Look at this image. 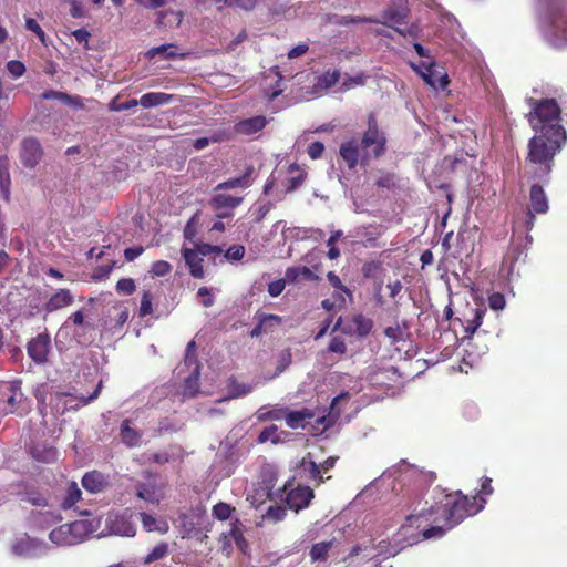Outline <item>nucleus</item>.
I'll list each match as a JSON object with an SVG mask.
<instances>
[{
	"instance_id": "f257e3e1",
	"label": "nucleus",
	"mask_w": 567,
	"mask_h": 567,
	"mask_svg": "<svg viewBox=\"0 0 567 567\" xmlns=\"http://www.w3.org/2000/svg\"><path fill=\"white\" fill-rule=\"evenodd\" d=\"M485 507V502L474 501L461 491L444 494L442 499L426 511L419 514H411L406 517V524L402 528H421L424 524H432L431 527H423V539L442 537L446 530L458 525L466 517L476 515Z\"/></svg>"
},
{
	"instance_id": "f03ea898",
	"label": "nucleus",
	"mask_w": 567,
	"mask_h": 567,
	"mask_svg": "<svg viewBox=\"0 0 567 567\" xmlns=\"http://www.w3.org/2000/svg\"><path fill=\"white\" fill-rule=\"evenodd\" d=\"M367 130L361 140L351 137L341 143L339 156L349 169H354L360 163L367 166L371 159L380 158L386 153L388 138L380 128L377 115L370 113L367 117Z\"/></svg>"
},
{
	"instance_id": "7ed1b4c3",
	"label": "nucleus",
	"mask_w": 567,
	"mask_h": 567,
	"mask_svg": "<svg viewBox=\"0 0 567 567\" xmlns=\"http://www.w3.org/2000/svg\"><path fill=\"white\" fill-rule=\"evenodd\" d=\"M567 138L546 133H536L528 142L523 176L528 182L548 184L554 167V158Z\"/></svg>"
},
{
	"instance_id": "20e7f679",
	"label": "nucleus",
	"mask_w": 567,
	"mask_h": 567,
	"mask_svg": "<svg viewBox=\"0 0 567 567\" xmlns=\"http://www.w3.org/2000/svg\"><path fill=\"white\" fill-rule=\"evenodd\" d=\"M529 104L533 109L528 115V122L536 133L567 138L566 131L561 125V110L555 99H530Z\"/></svg>"
},
{
	"instance_id": "39448f33",
	"label": "nucleus",
	"mask_w": 567,
	"mask_h": 567,
	"mask_svg": "<svg viewBox=\"0 0 567 567\" xmlns=\"http://www.w3.org/2000/svg\"><path fill=\"white\" fill-rule=\"evenodd\" d=\"M97 527L99 523L95 519H80L59 526L49 537L58 546H73L84 542Z\"/></svg>"
},
{
	"instance_id": "423d86ee",
	"label": "nucleus",
	"mask_w": 567,
	"mask_h": 567,
	"mask_svg": "<svg viewBox=\"0 0 567 567\" xmlns=\"http://www.w3.org/2000/svg\"><path fill=\"white\" fill-rule=\"evenodd\" d=\"M0 391L7 396L0 406V410L4 414H17L22 416L30 411L31 405L21 391V381L13 380L3 382L0 385Z\"/></svg>"
},
{
	"instance_id": "0eeeda50",
	"label": "nucleus",
	"mask_w": 567,
	"mask_h": 567,
	"mask_svg": "<svg viewBox=\"0 0 567 567\" xmlns=\"http://www.w3.org/2000/svg\"><path fill=\"white\" fill-rule=\"evenodd\" d=\"M411 68L423 79V81L433 89L444 90L449 83V75L446 72L439 70L435 61H422L419 64L411 63Z\"/></svg>"
},
{
	"instance_id": "6e6552de",
	"label": "nucleus",
	"mask_w": 567,
	"mask_h": 567,
	"mask_svg": "<svg viewBox=\"0 0 567 567\" xmlns=\"http://www.w3.org/2000/svg\"><path fill=\"white\" fill-rule=\"evenodd\" d=\"M534 182L529 190V207L526 216V229L529 231L535 221V214H546L549 209L548 197L540 185Z\"/></svg>"
},
{
	"instance_id": "1a4fd4ad",
	"label": "nucleus",
	"mask_w": 567,
	"mask_h": 567,
	"mask_svg": "<svg viewBox=\"0 0 567 567\" xmlns=\"http://www.w3.org/2000/svg\"><path fill=\"white\" fill-rule=\"evenodd\" d=\"M34 395L40 405H44L49 399L52 411L58 414H63L65 411H69L68 401H76V396L69 393L49 392L48 384L37 386Z\"/></svg>"
},
{
	"instance_id": "9d476101",
	"label": "nucleus",
	"mask_w": 567,
	"mask_h": 567,
	"mask_svg": "<svg viewBox=\"0 0 567 567\" xmlns=\"http://www.w3.org/2000/svg\"><path fill=\"white\" fill-rule=\"evenodd\" d=\"M406 0H400L399 4H392L385 8L379 23L392 28L395 30L399 25L406 24L410 16V9L408 8Z\"/></svg>"
},
{
	"instance_id": "9b49d317",
	"label": "nucleus",
	"mask_w": 567,
	"mask_h": 567,
	"mask_svg": "<svg viewBox=\"0 0 567 567\" xmlns=\"http://www.w3.org/2000/svg\"><path fill=\"white\" fill-rule=\"evenodd\" d=\"M48 545L43 540L31 538L28 535H23L16 539L12 545V551L22 557H38L45 554Z\"/></svg>"
},
{
	"instance_id": "f8f14e48",
	"label": "nucleus",
	"mask_w": 567,
	"mask_h": 567,
	"mask_svg": "<svg viewBox=\"0 0 567 567\" xmlns=\"http://www.w3.org/2000/svg\"><path fill=\"white\" fill-rule=\"evenodd\" d=\"M313 497L315 493L312 488L299 484L295 488H291L289 492H287L286 504L290 509H293L298 513L299 511L307 508Z\"/></svg>"
},
{
	"instance_id": "ddd939ff",
	"label": "nucleus",
	"mask_w": 567,
	"mask_h": 567,
	"mask_svg": "<svg viewBox=\"0 0 567 567\" xmlns=\"http://www.w3.org/2000/svg\"><path fill=\"white\" fill-rule=\"evenodd\" d=\"M132 515L128 513L111 514L106 518V526L110 532L118 536H134L136 534V527L131 520Z\"/></svg>"
},
{
	"instance_id": "4468645a",
	"label": "nucleus",
	"mask_w": 567,
	"mask_h": 567,
	"mask_svg": "<svg viewBox=\"0 0 567 567\" xmlns=\"http://www.w3.org/2000/svg\"><path fill=\"white\" fill-rule=\"evenodd\" d=\"M267 124L268 120L264 115H257L238 121L234 125V133L237 135L251 136L261 132Z\"/></svg>"
},
{
	"instance_id": "2eb2a0df",
	"label": "nucleus",
	"mask_w": 567,
	"mask_h": 567,
	"mask_svg": "<svg viewBox=\"0 0 567 567\" xmlns=\"http://www.w3.org/2000/svg\"><path fill=\"white\" fill-rule=\"evenodd\" d=\"M50 337L48 334H39L28 344V354L37 363L47 361L50 351Z\"/></svg>"
},
{
	"instance_id": "dca6fc26",
	"label": "nucleus",
	"mask_w": 567,
	"mask_h": 567,
	"mask_svg": "<svg viewBox=\"0 0 567 567\" xmlns=\"http://www.w3.org/2000/svg\"><path fill=\"white\" fill-rule=\"evenodd\" d=\"M255 167L254 165L246 166L244 173L240 176L229 178L216 186V190H227L233 188H248L255 181Z\"/></svg>"
},
{
	"instance_id": "f3484780",
	"label": "nucleus",
	"mask_w": 567,
	"mask_h": 567,
	"mask_svg": "<svg viewBox=\"0 0 567 567\" xmlns=\"http://www.w3.org/2000/svg\"><path fill=\"white\" fill-rule=\"evenodd\" d=\"M373 328V320L362 313H357L351 318L349 326L342 329L346 334H357L360 338L367 337Z\"/></svg>"
},
{
	"instance_id": "a211bd4d",
	"label": "nucleus",
	"mask_w": 567,
	"mask_h": 567,
	"mask_svg": "<svg viewBox=\"0 0 567 567\" xmlns=\"http://www.w3.org/2000/svg\"><path fill=\"white\" fill-rule=\"evenodd\" d=\"M42 157L40 143L34 138H27L22 143L21 158L24 165L34 167Z\"/></svg>"
},
{
	"instance_id": "6ab92c4d",
	"label": "nucleus",
	"mask_w": 567,
	"mask_h": 567,
	"mask_svg": "<svg viewBox=\"0 0 567 567\" xmlns=\"http://www.w3.org/2000/svg\"><path fill=\"white\" fill-rule=\"evenodd\" d=\"M73 302L74 296L69 289H58L44 303V310L47 312H54L71 306Z\"/></svg>"
},
{
	"instance_id": "aec40b11",
	"label": "nucleus",
	"mask_w": 567,
	"mask_h": 567,
	"mask_svg": "<svg viewBox=\"0 0 567 567\" xmlns=\"http://www.w3.org/2000/svg\"><path fill=\"white\" fill-rule=\"evenodd\" d=\"M315 417V412L310 409L303 408L298 411H289L285 408L284 419L289 429L297 430L303 429L307 421Z\"/></svg>"
},
{
	"instance_id": "412c9836",
	"label": "nucleus",
	"mask_w": 567,
	"mask_h": 567,
	"mask_svg": "<svg viewBox=\"0 0 567 567\" xmlns=\"http://www.w3.org/2000/svg\"><path fill=\"white\" fill-rule=\"evenodd\" d=\"M182 256L185 260L186 266L189 269L190 276L197 279L204 278V259L200 256H198L194 249L190 248H183Z\"/></svg>"
},
{
	"instance_id": "4be33fe9",
	"label": "nucleus",
	"mask_w": 567,
	"mask_h": 567,
	"mask_svg": "<svg viewBox=\"0 0 567 567\" xmlns=\"http://www.w3.org/2000/svg\"><path fill=\"white\" fill-rule=\"evenodd\" d=\"M82 485L90 493H100L109 486V481L102 473L92 471L83 476Z\"/></svg>"
},
{
	"instance_id": "5701e85b",
	"label": "nucleus",
	"mask_w": 567,
	"mask_h": 567,
	"mask_svg": "<svg viewBox=\"0 0 567 567\" xmlns=\"http://www.w3.org/2000/svg\"><path fill=\"white\" fill-rule=\"evenodd\" d=\"M42 97L44 100H58L74 110L84 107V100L79 95H69L63 92L48 90L42 94Z\"/></svg>"
},
{
	"instance_id": "b1692460",
	"label": "nucleus",
	"mask_w": 567,
	"mask_h": 567,
	"mask_svg": "<svg viewBox=\"0 0 567 567\" xmlns=\"http://www.w3.org/2000/svg\"><path fill=\"white\" fill-rule=\"evenodd\" d=\"M243 199L241 196L217 193L210 198L209 204L215 210L234 209L243 203Z\"/></svg>"
},
{
	"instance_id": "393cba45",
	"label": "nucleus",
	"mask_w": 567,
	"mask_h": 567,
	"mask_svg": "<svg viewBox=\"0 0 567 567\" xmlns=\"http://www.w3.org/2000/svg\"><path fill=\"white\" fill-rule=\"evenodd\" d=\"M299 279H305L307 281H320L321 278L316 275L310 268L306 266L301 267H289L286 270V280L287 282L295 284L298 282Z\"/></svg>"
},
{
	"instance_id": "a878e982",
	"label": "nucleus",
	"mask_w": 567,
	"mask_h": 567,
	"mask_svg": "<svg viewBox=\"0 0 567 567\" xmlns=\"http://www.w3.org/2000/svg\"><path fill=\"white\" fill-rule=\"evenodd\" d=\"M333 546L334 539L313 544L309 550L311 563H326Z\"/></svg>"
},
{
	"instance_id": "bb28decb",
	"label": "nucleus",
	"mask_w": 567,
	"mask_h": 567,
	"mask_svg": "<svg viewBox=\"0 0 567 567\" xmlns=\"http://www.w3.org/2000/svg\"><path fill=\"white\" fill-rule=\"evenodd\" d=\"M183 21L181 11L165 10L156 12V23L164 28L178 27Z\"/></svg>"
},
{
	"instance_id": "cd10ccee",
	"label": "nucleus",
	"mask_w": 567,
	"mask_h": 567,
	"mask_svg": "<svg viewBox=\"0 0 567 567\" xmlns=\"http://www.w3.org/2000/svg\"><path fill=\"white\" fill-rule=\"evenodd\" d=\"M140 433L137 427H132L130 420H124L121 424V440L128 447L140 444Z\"/></svg>"
},
{
	"instance_id": "c85d7f7f",
	"label": "nucleus",
	"mask_w": 567,
	"mask_h": 567,
	"mask_svg": "<svg viewBox=\"0 0 567 567\" xmlns=\"http://www.w3.org/2000/svg\"><path fill=\"white\" fill-rule=\"evenodd\" d=\"M280 323H281V318L279 316L261 313L258 318L257 326L251 331V336L258 337L262 332H267L271 326H274V324L278 326Z\"/></svg>"
},
{
	"instance_id": "c756f323",
	"label": "nucleus",
	"mask_w": 567,
	"mask_h": 567,
	"mask_svg": "<svg viewBox=\"0 0 567 567\" xmlns=\"http://www.w3.org/2000/svg\"><path fill=\"white\" fill-rule=\"evenodd\" d=\"M285 415V408H272L268 409L267 406H261L257 413L256 417L260 422L265 421H279L282 420Z\"/></svg>"
},
{
	"instance_id": "7c9ffc66",
	"label": "nucleus",
	"mask_w": 567,
	"mask_h": 567,
	"mask_svg": "<svg viewBox=\"0 0 567 567\" xmlns=\"http://www.w3.org/2000/svg\"><path fill=\"white\" fill-rule=\"evenodd\" d=\"M144 529L148 532H157L163 535L168 532L169 525L166 519H157L144 513Z\"/></svg>"
},
{
	"instance_id": "2f4dec72",
	"label": "nucleus",
	"mask_w": 567,
	"mask_h": 567,
	"mask_svg": "<svg viewBox=\"0 0 567 567\" xmlns=\"http://www.w3.org/2000/svg\"><path fill=\"white\" fill-rule=\"evenodd\" d=\"M524 254V249L519 245H511L503 258V268H507L508 272H513L515 262Z\"/></svg>"
},
{
	"instance_id": "473e14b6",
	"label": "nucleus",
	"mask_w": 567,
	"mask_h": 567,
	"mask_svg": "<svg viewBox=\"0 0 567 567\" xmlns=\"http://www.w3.org/2000/svg\"><path fill=\"white\" fill-rule=\"evenodd\" d=\"M177 47L175 44H162L159 47L152 48L147 51L146 55L150 59H154L157 55L162 56L163 59H174L177 56L176 53Z\"/></svg>"
},
{
	"instance_id": "72a5a7b5",
	"label": "nucleus",
	"mask_w": 567,
	"mask_h": 567,
	"mask_svg": "<svg viewBox=\"0 0 567 567\" xmlns=\"http://www.w3.org/2000/svg\"><path fill=\"white\" fill-rule=\"evenodd\" d=\"M173 100V95L163 92L144 94V109L167 104Z\"/></svg>"
},
{
	"instance_id": "f704fd0d",
	"label": "nucleus",
	"mask_w": 567,
	"mask_h": 567,
	"mask_svg": "<svg viewBox=\"0 0 567 567\" xmlns=\"http://www.w3.org/2000/svg\"><path fill=\"white\" fill-rule=\"evenodd\" d=\"M268 441H271L274 444L280 442V437L278 435V427L276 425L265 427L257 437V442L259 444H264Z\"/></svg>"
},
{
	"instance_id": "c9c22d12",
	"label": "nucleus",
	"mask_w": 567,
	"mask_h": 567,
	"mask_svg": "<svg viewBox=\"0 0 567 567\" xmlns=\"http://www.w3.org/2000/svg\"><path fill=\"white\" fill-rule=\"evenodd\" d=\"M101 388H102V381L99 382V384L96 385L93 393L90 394L87 398H84V396L78 398L76 396V401H68L69 410H76L79 406L86 405L90 402L94 401L99 396Z\"/></svg>"
},
{
	"instance_id": "e433bc0d",
	"label": "nucleus",
	"mask_w": 567,
	"mask_h": 567,
	"mask_svg": "<svg viewBox=\"0 0 567 567\" xmlns=\"http://www.w3.org/2000/svg\"><path fill=\"white\" fill-rule=\"evenodd\" d=\"M168 554V546L166 543L162 542L157 544L151 553L144 557V564H150L156 561L158 559L164 558Z\"/></svg>"
},
{
	"instance_id": "4c0bfd02",
	"label": "nucleus",
	"mask_w": 567,
	"mask_h": 567,
	"mask_svg": "<svg viewBox=\"0 0 567 567\" xmlns=\"http://www.w3.org/2000/svg\"><path fill=\"white\" fill-rule=\"evenodd\" d=\"M81 497V489L75 482H71L68 487V495L65 496L62 505L65 508L73 506Z\"/></svg>"
},
{
	"instance_id": "58836bf2",
	"label": "nucleus",
	"mask_w": 567,
	"mask_h": 567,
	"mask_svg": "<svg viewBox=\"0 0 567 567\" xmlns=\"http://www.w3.org/2000/svg\"><path fill=\"white\" fill-rule=\"evenodd\" d=\"M339 79L340 72L338 70H328L319 78L318 84L321 87L330 89L338 83Z\"/></svg>"
},
{
	"instance_id": "ea45409f",
	"label": "nucleus",
	"mask_w": 567,
	"mask_h": 567,
	"mask_svg": "<svg viewBox=\"0 0 567 567\" xmlns=\"http://www.w3.org/2000/svg\"><path fill=\"white\" fill-rule=\"evenodd\" d=\"M229 536L231 537V540L237 545V547L241 551H245V549L248 547V543L237 524H233L229 530Z\"/></svg>"
},
{
	"instance_id": "a19ab883",
	"label": "nucleus",
	"mask_w": 567,
	"mask_h": 567,
	"mask_svg": "<svg viewBox=\"0 0 567 567\" xmlns=\"http://www.w3.org/2000/svg\"><path fill=\"white\" fill-rule=\"evenodd\" d=\"M199 370L200 365L196 364L190 375L185 380V390L189 391L192 395L198 392Z\"/></svg>"
},
{
	"instance_id": "79ce46f5",
	"label": "nucleus",
	"mask_w": 567,
	"mask_h": 567,
	"mask_svg": "<svg viewBox=\"0 0 567 567\" xmlns=\"http://www.w3.org/2000/svg\"><path fill=\"white\" fill-rule=\"evenodd\" d=\"M116 292L123 296H130L136 290V284L131 278H122L115 286Z\"/></svg>"
},
{
	"instance_id": "37998d69",
	"label": "nucleus",
	"mask_w": 567,
	"mask_h": 567,
	"mask_svg": "<svg viewBox=\"0 0 567 567\" xmlns=\"http://www.w3.org/2000/svg\"><path fill=\"white\" fill-rule=\"evenodd\" d=\"M234 508L224 502H219L213 507V516L219 520H226L230 517Z\"/></svg>"
},
{
	"instance_id": "c03bdc74",
	"label": "nucleus",
	"mask_w": 567,
	"mask_h": 567,
	"mask_svg": "<svg viewBox=\"0 0 567 567\" xmlns=\"http://www.w3.org/2000/svg\"><path fill=\"white\" fill-rule=\"evenodd\" d=\"M333 300L331 299H323L321 301V307L327 310V311H332L334 310L337 307L338 308H342L346 303V299H344V296L340 292H334L333 293Z\"/></svg>"
},
{
	"instance_id": "a18cd8bd",
	"label": "nucleus",
	"mask_w": 567,
	"mask_h": 567,
	"mask_svg": "<svg viewBox=\"0 0 567 567\" xmlns=\"http://www.w3.org/2000/svg\"><path fill=\"white\" fill-rule=\"evenodd\" d=\"M494 492V488L492 486V478L489 477H484L483 481H482V484H481V489L478 491V493L473 496L472 498L474 501L477 499V502H481L484 501L486 503V497L492 495Z\"/></svg>"
},
{
	"instance_id": "49530a36",
	"label": "nucleus",
	"mask_w": 567,
	"mask_h": 567,
	"mask_svg": "<svg viewBox=\"0 0 567 567\" xmlns=\"http://www.w3.org/2000/svg\"><path fill=\"white\" fill-rule=\"evenodd\" d=\"M327 279L330 285L336 289L334 292H340L342 295L351 296V291L348 287H346L338 275L334 271H329L327 274Z\"/></svg>"
},
{
	"instance_id": "de8ad7c7",
	"label": "nucleus",
	"mask_w": 567,
	"mask_h": 567,
	"mask_svg": "<svg viewBox=\"0 0 567 567\" xmlns=\"http://www.w3.org/2000/svg\"><path fill=\"white\" fill-rule=\"evenodd\" d=\"M197 225L198 220L196 214L188 219L184 227L183 235L186 240L193 241L195 239V237L197 236Z\"/></svg>"
},
{
	"instance_id": "09e8293b",
	"label": "nucleus",
	"mask_w": 567,
	"mask_h": 567,
	"mask_svg": "<svg viewBox=\"0 0 567 567\" xmlns=\"http://www.w3.org/2000/svg\"><path fill=\"white\" fill-rule=\"evenodd\" d=\"M137 104H138V102L136 99H130V100L123 101L122 99L116 97L110 103V109L112 111H125V110H130L132 107H136Z\"/></svg>"
},
{
	"instance_id": "8fccbe9b",
	"label": "nucleus",
	"mask_w": 567,
	"mask_h": 567,
	"mask_svg": "<svg viewBox=\"0 0 567 567\" xmlns=\"http://www.w3.org/2000/svg\"><path fill=\"white\" fill-rule=\"evenodd\" d=\"M384 334L386 338L391 340L392 344H395L404 340V330L399 324H395L393 327H386L384 329Z\"/></svg>"
},
{
	"instance_id": "3c124183",
	"label": "nucleus",
	"mask_w": 567,
	"mask_h": 567,
	"mask_svg": "<svg viewBox=\"0 0 567 567\" xmlns=\"http://www.w3.org/2000/svg\"><path fill=\"white\" fill-rule=\"evenodd\" d=\"M198 256L206 257L210 254L220 255L223 252V249L219 246H214L210 244H196L194 249Z\"/></svg>"
},
{
	"instance_id": "603ef678",
	"label": "nucleus",
	"mask_w": 567,
	"mask_h": 567,
	"mask_svg": "<svg viewBox=\"0 0 567 567\" xmlns=\"http://www.w3.org/2000/svg\"><path fill=\"white\" fill-rule=\"evenodd\" d=\"M287 515V511L285 507L280 505L269 506L265 517L272 520V522H280Z\"/></svg>"
},
{
	"instance_id": "864d4df0",
	"label": "nucleus",
	"mask_w": 567,
	"mask_h": 567,
	"mask_svg": "<svg viewBox=\"0 0 567 567\" xmlns=\"http://www.w3.org/2000/svg\"><path fill=\"white\" fill-rule=\"evenodd\" d=\"M379 19L361 16H344L341 18L340 24L348 25L350 23H378Z\"/></svg>"
},
{
	"instance_id": "5fc2aeb1",
	"label": "nucleus",
	"mask_w": 567,
	"mask_h": 567,
	"mask_svg": "<svg viewBox=\"0 0 567 567\" xmlns=\"http://www.w3.org/2000/svg\"><path fill=\"white\" fill-rule=\"evenodd\" d=\"M229 390L231 393V398H239L250 393L252 388L251 385H248L246 383H238L236 381H231V383L229 384Z\"/></svg>"
},
{
	"instance_id": "6e6d98bb",
	"label": "nucleus",
	"mask_w": 567,
	"mask_h": 567,
	"mask_svg": "<svg viewBox=\"0 0 567 567\" xmlns=\"http://www.w3.org/2000/svg\"><path fill=\"white\" fill-rule=\"evenodd\" d=\"M245 251L243 245H233L226 250L225 258L231 261H239L244 258Z\"/></svg>"
},
{
	"instance_id": "4d7b16f0",
	"label": "nucleus",
	"mask_w": 567,
	"mask_h": 567,
	"mask_svg": "<svg viewBox=\"0 0 567 567\" xmlns=\"http://www.w3.org/2000/svg\"><path fill=\"white\" fill-rule=\"evenodd\" d=\"M172 270L169 262L165 260L155 261L151 267V274L153 277H162L167 275Z\"/></svg>"
},
{
	"instance_id": "13d9d810",
	"label": "nucleus",
	"mask_w": 567,
	"mask_h": 567,
	"mask_svg": "<svg viewBox=\"0 0 567 567\" xmlns=\"http://www.w3.org/2000/svg\"><path fill=\"white\" fill-rule=\"evenodd\" d=\"M7 70L13 79H19L24 74L25 66L21 61L11 60L7 63Z\"/></svg>"
},
{
	"instance_id": "bf43d9fd",
	"label": "nucleus",
	"mask_w": 567,
	"mask_h": 567,
	"mask_svg": "<svg viewBox=\"0 0 567 567\" xmlns=\"http://www.w3.org/2000/svg\"><path fill=\"white\" fill-rule=\"evenodd\" d=\"M365 78L362 73L357 74L355 76H348L342 82L341 89L342 91H348L354 86L364 85Z\"/></svg>"
},
{
	"instance_id": "052dcab7",
	"label": "nucleus",
	"mask_w": 567,
	"mask_h": 567,
	"mask_svg": "<svg viewBox=\"0 0 567 567\" xmlns=\"http://www.w3.org/2000/svg\"><path fill=\"white\" fill-rule=\"evenodd\" d=\"M25 28H27L29 31H31V32L35 33V34H37V37L39 38V40H40L42 43H44V41H45V33H44V31L42 30V28L40 27V24L37 22V20H35V19H33V18H28V19L25 20Z\"/></svg>"
},
{
	"instance_id": "680f3d73",
	"label": "nucleus",
	"mask_w": 567,
	"mask_h": 567,
	"mask_svg": "<svg viewBox=\"0 0 567 567\" xmlns=\"http://www.w3.org/2000/svg\"><path fill=\"white\" fill-rule=\"evenodd\" d=\"M328 350L333 353L344 354L347 352V344L342 338L334 337L331 339Z\"/></svg>"
},
{
	"instance_id": "e2e57ef3",
	"label": "nucleus",
	"mask_w": 567,
	"mask_h": 567,
	"mask_svg": "<svg viewBox=\"0 0 567 567\" xmlns=\"http://www.w3.org/2000/svg\"><path fill=\"white\" fill-rule=\"evenodd\" d=\"M375 185L380 188L391 189L395 186V175L392 173H385L377 179Z\"/></svg>"
},
{
	"instance_id": "0e129e2a",
	"label": "nucleus",
	"mask_w": 567,
	"mask_h": 567,
	"mask_svg": "<svg viewBox=\"0 0 567 567\" xmlns=\"http://www.w3.org/2000/svg\"><path fill=\"white\" fill-rule=\"evenodd\" d=\"M324 151L323 143L316 141L309 144L307 153L311 159H318L322 156Z\"/></svg>"
},
{
	"instance_id": "69168bd1",
	"label": "nucleus",
	"mask_w": 567,
	"mask_h": 567,
	"mask_svg": "<svg viewBox=\"0 0 567 567\" xmlns=\"http://www.w3.org/2000/svg\"><path fill=\"white\" fill-rule=\"evenodd\" d=\"M308 471L310 473V477L313 481H316V486H319L320 484H322L324 482V478L321 475V468L316 462L310 461L308 463Z\"/></svg>"
},
{
	"instance_id": "338daca9",
	"label": "nucleus",
	"mask_w": 567,
	"mask_h": 567,
	"mask_svg": "<svg viewBox=\"0 0 567 567\" xmlns=\"http://www.w3.org/2000/svg\"><path fill=\"white\" fill-rule=\"evenodd\" d=\"M114 265H115V262L112 261V262H107L105 265H101V266L96 267L93 272V278L96 280L106 278L110 275V272L112 271Z\"/></svg>"
},
{
	"instance_id": "774afa93",
	"label": "nucleus",
	"mask_w": 567,
	"mask_h": 567,
	"mask_svg": "<svg viewBox=\"0 0 567 567\" xmlns=\"http://www.w3.org/2000/svg\"><path fill=\"white\" fill-rule=\"evenodd\" d=\"M488 305L493 310H502L505 307V298L502 293L495 292L488 297Z\"/></svg>"
}]
</instances>
